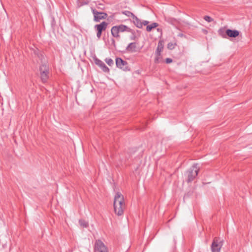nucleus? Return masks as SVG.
I'll return each instance as SVG.
<instances>
[{
	"instance_id": "obj_1",
	"label": "nucleus",
	"mask_w": 252,
	"mask_h": 252,
	"mask_svg": "<svg viewBox=\"0 0 252 252\" xmlns=\"http://www.w3.org/2000/svg\"><path fill=\"white\" fill-rule=\"evenodd\" d=\"M113 206L117 215L121 216L123 215L126 204L123 195L119 192H117L115 195Z\"/></svg>"
},
{
	"instance_id": "obj_16",
	"label": "nucleus",
	"mask_w": 252,
	"mask_h": 252,
	"mask_svg": "<svg viewBox=\"0 0 252 252\" xmlns=\"http://www.w3.org/2000/svg\"><path fill=\"white\" fill-rule=\"evenodd\" d=\"M79 222L80 225L83 226L84 227H87L88 226V223L85 220H79Z\"/></svg>"
},
{
	"instance_id": "obj_5",
	"label": "nucleus",
	"mask_w": 252,
	"mask_h": 252,
	"mask_svg": "<svg viewBox=\"0 0 252 252\" xmlns=\"http://www.w3.org/2000/svg\"><path fill=\"white\" fill-rule=\"evenodd\" d=\"M108 25L107 22L103 21L100 24L94 26V29L96 32V36L98 39L101 37L102 32L106 30Z\"/></svg>"
},
{
	"instance_id": "obj_14",
	"label": "nucleus",
	"mask_w": 252,
	"mask_h": 252,
	"mask_svg": "<svg viewBox=\"0 0 252 252\" xmlns=\"http://www.w3.org/2000/svg\"><path fill=\"white\" fill-rule=\"evenodd\" d=\"M133 21L134 25L138 28H142V22L136 16L133 18Z\"/></svg>"
},
{
	"instance_id": "obj_15",
	"label": "nucleus",
	"mask_w": 252,
	"mask_h": 252,
	"mask_svg": "<svg viewBox=\"0 0 252 252\" xmlns=\"http://www.w3.org/2000/svg\"><path fill=\"white\" fill-rule=\"evenodd\" d=\"M158 24L157 23H153L151 25H148L146 27V31L148 32H151L153 29L157 27Z\"/></svg>"
},
{
	"instance_id": "obj_18",
	"label": "nucleus",
	"mask_w": 252,
	"mask_h": 252,
	"mask_svg": "<svg viewBox=\"0 0 252 252\" xmlns=\"http://www.w3.org/2000/svg\"><path fill=\"white\" fill-rule=\"evenodd\" d=\"M176 45V44H173L172 42H170L167 44V48L168 49L170 50H172L174 49L175 46Z\"/></svg>"
},
{
	"instance_id": "obj_9",
	"label": "nucleus",
	"mask_w": 252,
	"mask_h": 252,
	"mask_svg": "<svg viewBox=\"0 0 252 252\" xmlns=\"http://www.w3.org/2000/svg\"><path fill=\"white\" fill-rule=\"evenodd\" d=\"M92 11L94 17V20L96 22H98L102 19H105L107 17V14L105 12H98L93 8H92Z\"/></svg>"
},
{
	"instance_id": "obj_2",
	"label": "nucleus",
	"mask_w": 252,
	"mask_h": 252,
	"mask_svg": "<svg viewBox=\"0 0 252 252\" xmlns=\"http://www.w3.org/2000/svg\"><path fill=\"white\" fill-rule=\"evenodd\" d=\"M133 32V30L130 29L127 26L123 24L113 26L111 30V32L112 36L117 38H120V37L119 35L120 32Z\"/></svg>"
},
{
	"instance_id": "obj_19",
	"label": "nucleus",
	"mask_w": 252,
	"mask_h": 252,
	"mask_svg": "<svg viewBox=\"0 0 252 252\" xmlns=\"http://www.w3.org/2000/svg\"><path fill=\"white\" fill-rule=\"evenodd\" d=\"M123 13L125 15H126V16H127L128 17H130V16L132 17V18L134 17V16H135V15L132 12L128 11H125Z\"/></svg>"
},
{
	"instance_id": "obj_21",
	"label": "nucleus",
	"mask_w": 252,
	"mask_h": 252,
	"mask_svg": "<svg viewBox=\"0 0 252 252\" xmlns=\"http://www.w3.org/2000/svg\"><path fill=\"white\" fill-rule=\"evenodd\" d=\"M131 33H132V35L130 36V38L131 40H134L136 38V36L135 34V32L133 31V32H131Z\"/></svg>"
},
{
	"instance_id": "obj_22",
	"label": "nucleus",
	"mask_w": 252,
	"mask_h": 252,
	"mask_svg": "<svg viewBox=\"0 0 252 252\" xmlns=\"http://www.w3.org/2000/svg\"><path fill=\"white\" fill-rule=\"evenodd\" d=\"M79 3H80V6H82L83 5L88 4L89 3V1L87 0L85 1H82V2L81 1H79Z\"/></svg>"
},
{
	"instance_id": "obj_6",
	"label": "nucleus",
	"mask_w": 252,
	"mask_h": 252,
	"mask_svg": "<svg viewBox=\"0 0 252 252\" xmlns=\"http://www.w3.org/2000/svg\"><path fill=\"white\" fill-rule=\"evenodd\" d=\"M94 252H108V249L102 241L96 240L94 243Z\"/></svg>"
},
{
	"instance_id": "obj_10",
	"label": "nucleus",
	"mask_w": 252,
	"mask_h": 252,
	"mask_svg": "<svg viewBox=\"0 0 252 252\" xmlns=\"http://www.w3.org/2000/svg\"><path fill=\"white\" fill-rule=\"evenodd\" d=\"M116 66L122 69L126 70L127 68V63L121 58L116 59Z\"/></svg>"
},
{
	"instance_id": "obj_17",
	"label": "nucleus",
	"mask_w": 252,
	"mask_h": 252,
	"mask_svg": "<svg viewBox=\"0 0 252 252\" xmlns=\"http://www.w3.org/2000/svg\"><path fill=\"white\" fill-rule=\"evenodd\" d=\"M105 61L108 64V65H109L110 66L114 64V62L113 60L111 58H106L105 60Z\"/></svg>"
},
{
	"instance_id": "obj_8",
	"label": "nucleus",
	"mask_w": 252,
	"mask_h": 252,
	"mask_svg": "<svg viewBox=\"0 0 252 252\" xmlns=\"http://www.w3.org/2000/svg\"><path fill=\"white\" fill-rule=\"evenodd\" d=\"M163 43L162 41H159L158 43V45L156 51V57L155 58V63H158L161 61V52L163 49Z\"/></svg>"
},
{
	"instance_id": "obj_24",
	"label": "nucleus",
	"mask_w": 252,
	"mask_h": 252,
	"mask_svg": "<svg viewBox=\"0 0 252 252\" xmlns=\"http://www.w3.org/2000/svg\"><path fill=\"white\" fill-rule=\"evenodd\" d=\"M148 23H149V21H143L142 22V26L143 25L146 26V25H148Z\"/></svg>"
},
{
	"instance_id": "obj_13",
	"label": "nucleus",
	"mask_w": 252,
	"mask_h": 252,
	"mask_svg": "<svg viewBox=\"0 0 252 252\" xmlns=\"http://www.w3.org/2000/svg\"><path fill=\"white\" fill-rule=\"evenodd\" d=\"M95 63L97 64L102 70L105 72H109L110 71L109 68L105 65V64L101 60H96Z\"/></svg>"
},
{
	"instance_id": "obj_20",
	"label": "nucleus",
	"mask_w": 252,
	"mask_h": 252,
	"mask_svg": "<svg viewBox=\"0 0 252 252\" xmlns=\"http://www.w3.org/2000/svg\"><path fill=\"white\" fill-rule=\"evenodd\" d=\"M204 19L205 21H207L208 22H211L213 20V19L210 16H205L204 17Z\"/></svg>"
},
{
	"instance_id": "obj_28",
	"label": "nucleus",
	"mask_w": 252,
	"mask_h": 252,
	"mask_svg": "<svg viewBox=\"0 0 252 252\" xmlns=\"http://www.w3.org/2000/svg\"><path fill=\"white\" fill-rule=\"evenodd\" d=\"M40 56H41V58L42 57V55L41 54H40Z\"/></svg>"
},
{
	"instance_id": "obj_25",
	"label": "nucleus",
	"mask_w": 252,
	"mask_h": 252,
	"mask_svg": "<svg viewBox=\"0 0 252 252\" xmlns=\"http://www.w3.org/2000/svg\"><path fill=\"white\" fill-rule=\"evenodd\" d=\"M222 32V30H221V29H220V30H219V34H220V35H222V37H225V36H224V35H223L222 34V33H221V32Z\"/></svg>"
},
{
	"instance_id": "obj_26",
	"label": "nucleus",
	"mask_w": 252,
	"mask_h": 252,
	"mask_svg": "<svg viewBox=\"0 0 252 252\" xmlns=\"http://www.w3.org/2000/svg\"><path fill=\"white\" fill-rule=\"evenodd\" d=\"M112 44H113L114 46H115V41L114 39H112Z\"/></svg>"
},
{
	"instance_id": "obj_7",
	"label": "nucleus",
	"mask_w": 252,
	"mask_h": 252,
	"mask_svg": "<svg viewBox=\"0 0 252 252\" xmlns=\"http://www.w3.org/2000/svg\"><path fill=\"white\" fill-rule=\"evenodd\" d=\"M223 245V241H219V238L215 237L212 242L211 249L212 252H220Z\"/></svg>"
},
{
	"instance_id": "obj_4",
	"label": "nucleus",
	"mask_w": 252,
	"mask_h": 252,
	"mask_svg": "<svg viewBox=\"0 0 252 252\" xmlns=\"http://www.w3.org/2000/svg\"><path fill=\"white\" fill-rule=\"evenodd\" d=\"M40 78L43 83L47 82L49 78V67L48 65L43 64L39 67Z\"/></svg>"
},
{
	"instance_id": "obj_12",
	"label": "nucleus",
	"mask_w": 252,
	"mask_h": 252,
	"mask_svg": "<svg viewBox=\"0 0 252 252\" xmlns=\"http://www.w3.org/2000/svg\"><path fill=\"white\" fill-rule=\"evenodd\" d=\"M225 33L229 37L235 38L239 35L240 32L236 30L227 29L226 30Z\"/></svg>"
},
{
	"instance_id": "obj_23",
	"label": "nucleus",
	"mask_w": 252,
	"mask_h": 252,
	"mask_svg": "<svg viewBox=\"0 0 252 252\" xmlns=\"http://www.w3.org/2000/svg\"><path fill=\"white\" fill-rule=\"evenodd\" d=\"M165 62L166 63H170L172 62V59L171 58H166L165 60Z\"/></svg>"
},
{
	"instance_id": "obj_3",
	"label": "nucleus",
	"mask_w": 252,
	"mask_h": 252,
	"mask_svg": "<svg viewBox=\"0 0 252 252\" xmlns=\"http://www.w3.org/2000/svg\"><path fill=\"white\" fill-rule=\"evenodd\" d=\"M199 169L197 164H193L186 172L187 181L188 183L192 182L197 176Z\"/></svg>"
},
{
	"instance_id": "obj_27",
	"label": "nucleus",
	"mask_w": 252,
	"mask_h": 252,
	"mask_svg": "<svg viewBox=\"0 0 252 252\" xmlns=\"http://www.w3.org/2000/svg\"><path fill=\"white\" fill-rule=\"evenodd\" d=\"M157 31H158V32H161V30L160 29L158 28V29H157Z\"/></svg>"
},
{
	"instance_id": "obj_11",
	"label": "nucleus",
	"mask_w": 252,
	"mask_h": 252,
	"mask_svg": "<svg viewBox=\"0 0 252 252\" xmlns=\"http://www.w3.org/2000/svg\"><path fill=\"white\" fill-rule=\"evenodd\" d=\"M126 51L129 53H134L137 51V47L135 42L130 43L126 48Z\"/></svg>"
}]
</instances>
